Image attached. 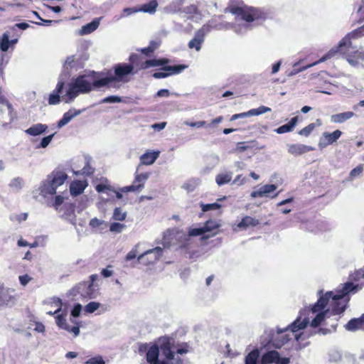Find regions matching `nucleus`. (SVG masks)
<instances>
[{
  "label": "nucleus",
  "mask_w": 364,
  "mask_h": 364,
  "mask_svg": "<svg viewBox=\"0 0 364 364\" xmlns=\"http://www.w3.org/2000/svg\"><path fill=\"white\" fill-rule=\"evenodd\" d=\"M81 113V110H76L72 109L65 112L63 118L58 122V127L59 129L68 124L74 117L79 115Z\"/></svg>",
  "instance_id": "4be33fe9"
},
{
  "label": "nucleus",
  "mask_w": 364,
  "mask_h": 364,
  "mask_svg": "<svg viewBox=\"0 0 364 364\" xmlns=\"http://www.w3.org/2000/svg\"><path fill=\"white\" fill-rule=\"evenodd\" d=\"M160 350L164 355L167 364H183L179 355L186 353L188 350L183 347L176 346L174 341L167 337L159 338Z\"/></svg>",
  "instance_id": "20e7f679"
},
{
  "label": "nucleus",
  "mask_w": 364,
  "mask_h": 364,
  "mask_svg": "<svg viewBox=\"0 0 364 364\" xmlns=\"http://www.w3.org/2000/svg\"><path fill=\"white\" fill-rule=\"evenodd\" d=\"M158 6V3L156 0H152L148 4H144L141 8L140 11L149 13L150 14H153L156 12V7Z\"/></svg>",
  "instance_id": "72a5a7b5"
},
{
  "label": "nucleus",
  "mask_w": 364,
  "mask_h": 364,
  "mask_svg": "<svg viewBox=\"0 0 364 364\" xmlns=\"http://www.w3.org/2000/svg\"><path fill=\"white\" fill-rule=\"evenodd\" d=\"M28 27H29L28 23L23 22V23H18L15 24V26L14 27H12L11 29H12V31H15V28H18L19 29L26 30Z\"/></svg>",
  "instance_id": "69168bd1"
},
{
  "label": "nucleus",
  "mask_w": 364,
  "mask_h": 364,
  "mask_svg": "<svg viewBox=\"0 0 364 364\" xmlns=\"http://www.w3.org/2000/svg\"><path fill=\"white\" fill-rule=\"evenodd\" d=\"M168 62L167 59L161 60H147L142 65V68L146 69L150 67L159 66L166 64Z\"/></svg>",
  "instance_id": "c9c22d12"
},
{
  "label": "nucleus",
  "mask_w": 364,
  "mask_h": 364,
  "mask_svg": "<svg viewBox=\"0 0 364 364\" xmlns=\"http://www.w3.org/2000/svg\"><path fill=\"white\" fill-rule=\"evenodd\" d=\"M82 174L89 176L91 175L94 172V169L87 164L82 169Z\"/></svg>",
  "instance_id": "052dcab7"
},
{
  "label": "nucleus",
  "mask_w": 364,
  "mask_h": 364,
  "mask_svg": "<svg viewBox=\"0 0 364 364\" xmlns=\"http://www.w3.org/2000/svg\"><path fill=\"white\" fill-rule=\"evenodd\" d=\"M33 196L37 198L38 196L46 197L48 195H54L56 193V189L50 183L49 179L47 178L45 181H42L39 187L33 191Z\"/></svg>",
  "instance_id": "f8f14e48"
},
{
  "label": "nucleus",
  "mask_w": 364,
  "mask_h": 364,
  "mask_svg": "<svg viewBox=\"0 0 364 364\" xmlns=\"http://www.w3.org/2000/svg\"><path fill=\"white\" fill-rule=\"evenodd\" d=\"M314 150V148L301 144H290L288 146V152L294 156L301 155Z\"/></svg>",
  "instance_id": "a211bd4d"
},
{
  "label": "nucleus",
  "mask_w": 364,
  "mask_h": 364,
  "mask_svg": "<svg viewBox=\"0 0 364 364\" xmlns=\"http://www.w3.org/2000/svg\"><path fill=\"white\" fill-rule=\"evenodd\" d=\"M64 201V198L61 196H56L55 197V199H54V201H53V206L56 209L58 210V207L63 203Z\"/></svg>",
  "instance_id": "4d7b16f0"
},
{
  "label": "nucleus",
  "mask_w": 364,
  "mask_h": 364,
  "mask_svg": "<svg viewBox=\"0 0 364 364\" xmlns=\"http://www.w3.org/2000/svg\"><path fill=\"white\" fill-rule=\"evenodd\" d=\"M141 186H141H137L134 183V184L131 185V186H125V187H123L121 191L122 192H124V193H127V192H136V191H139L141 190Z\"/></svg>",
  "instance_id": "de8ad7c7"
},
{
  "label": "nucleus",
  "mask_w": 364,
  "mask_h": 364,
  "mask_svg": "<svg viewBox=\"0 0 364 364\" xmlns=\"http://www.w3.org/2000/svg\"><path fill=\"white\" fill-rule=\"evenodd\" d=\"M55 134H50L49 136H47L46 137H43L40 143V145L38 146V147H41V148H46L48 146V144L50 143V141H52L53 136H54Z\"/></svg>",
  "instance_id": "603ef678"
},
{
  "label": "nucleus",
  "mask_w": 364,
  "mask_h": 364,
  "mask_svg": "<svg viewBox=\"0 0 364 364\" xmlns=\"http://www.w3.org/2000/svg\"><path fill=\"white\" fill-rule=\"evenodd\" d=\"M297 122L298 117H294L291 119L289 123L278 127L277 129H275V132L279 134L290 132L294 129V128L297 124Z\"/></svg>",
  "instance_id": "7c9ffc66"
},
{
  "label": "nucleus",
  "mask_w": 364,
  "mask_h": 364,
  "mask_svg": "<svg viewBox=\"0 0 364 364\" xmlns=\"http://www.w3.org/2000/svg\"><path fill=\"white\" fill-rule=\"evenodd\" d=\"M355 114L353 112H346L333 114L331 116V121L333 123H343L351 119Z\"/></svg>",
  "instance_id": "c85d7f7f"
},
{
  "label": "nucleus",
  "mask_w": 364,
  "mask_h": 364,
  "mask_svg": "<svg viewBox=\"0 0 364 364\" xmlns=\"http://www.w3.org/2000/svg\"><path fill=\"white\" fill-rule=\"evenodd\" d=\"M85 364H105V361L102 357L98 356L90 358Z\"/></svg>",
  "instance_id": "864d4df0"
},
{
  "label": "nucleus",
  "mask_w": 364,
  "mask_h": 364,
  "mask_svg": "<svg viewBox=\"0 0 364 364\" xmlns=\"http://www.w3.org/2000/svg\"><path fill=\"white\" fill-rule=\"evenodd\" d=\"M23 180L21 178L16 177L11 180L9 186L14 190L19 191L23 188Z\"/></svg>",
  "instance_id": "ea45409f"
},
{
  "label": "nucleus",
  "mask_w": 364,
  "mask_h": 364,
  "mask_svg": "<svg viewBox=\"0 0 364 364\" xmlns=\"http://www.w3.org/2000/svg\"><path fill=\"white\" fill-rule=\"evenodd\" d=\"M337 53H338V50H335V48H332L324 56H323L318 61H316V62H315L314 63L309 64V65H308L306 66L302 67L301 68L294 69V70H293L292 71H291L288 74V76L289 77H292V76L299 73L300 72H302V71L306 70L307 68H311V67H312L314 65H317V64H318L320 63L324 62L325 60L334 57Z\"/></svg>",
  "instance_id": "dca6fc26"
},
{
  "label": "nucleus",
  "mask_w": 364,
  "mask_h": 364,
  "mask_svg": "<svg viewBox=\"0 0 364 364\" xmlns=\"http://www.w3.org/2000/svg\"><path fill=\"white\" fill-rule=\"evenodd\" d=\"M259 351L254 349L250 351L245 358V364H289V358H281L279 353L276 350H269L262 355L260 362Z\"/></svg>",
  "instance_id": "39448f33"
},
{
  "label": "nucleus",
  "mask_w": 364,
  "mask_h": 364,
  "mask_svg": "<svg viewBox=\"0 0 364 364\" xmlns=\"http://www.w3.org/2000/svg\"><path fill=\"white\" fill-rule=\"evenodd\" d=\"M149 176H150V173H138V169H137L135 173V178H134V183H138L137 186L142 185V186H141V189H142L144 187V183L149 178Z\"/></svg>",
  "instance_id": "f704fd0d"
},
{
  "label": "nucleus",
  "mask_w": 364,
  "mask_h": 364,
  "mask_svg": "<svg viewBox=\"0 0 364 364\" xmlns=\"http://www.w3.org/2000/svg\"><path fill=\"white\" fill-rule=\"evenodd\" d=\"M166 125V122L156 123L154 124L151 127L154 129H157L158 131L162 130L165 128Z\"/></svg>",
  "instance_id": "774afa93"
},
{
  "label": "nucleus",
  "mask_w": 364,
  "mask_h": 364,
  "mask_svg": "<svg viewBox=\"0 0 364 364\" xmlns=\"http://www.w3.org/2000/svg\"><path fill=\"white\" fill-rule=\"evenodd\" d=\"M104 87V81L102 78L97 79L95 73L80 75L73 78L68 84V89L62 100L65 103L72 102L78 95L87 94L94 89Z\"/></svg>",
  "instance_id": "f03ea898"
},
{
  "label": "nucleus",
  "mask_w": 364,
  "mask_h": 364,
  "mask_svg": "<svg viewBox=\"0 0 364 364\" xmlns=\"http://www.w3.org/2000/svg\"><path fill=\"white\" fill-rule=\"evenodd\" d=\"M220 226V224L219 222L216 220H209L204 224L203 227L205 232L208 233L213 230L218 228Z\"/></svg>",
  "instance_id": "4c0bfd02"
},
{
  "label": "nucleus",
  "mask_w": 364,
  "mask_h": 364,
  "mask_svg": "<svg viewBox=\"0 0 364 364\" xmlns=\"http://www.w3.org/2000/svg\"><path fill=\"white\" fill-rule=\"evenodd\" d=\"M186 68V65H168L163 67L162 70L166 72H156L153 74V77L156 79L164 78L170 75L171 73L178 74L182 72Z\"/></svg>",
  "instance_id": "2eb2a0df"
},
{
  "label": "nucleus",
  "mask_w": 364,
  "mask_h": 364,
  "mask_svg": "<svg viewBox=\"0 0 364 364\" xmlns=\"http://www.w3.org/2000/svg\"><path fill=\"white\" fill-rule=\"evenodd\" d=\"M103 223V220L94 218L90 221V225L92 228H97Z\"/></svg>",
  "instance_id": "e2e57ef3"
},
{
  "label": "nucleus",
  "mask_w": 364,
  "mask_h": 364,
  "mask_svg": "<svg viewBox=\"0 0 364 364\" xmlns=\"http://www.w3.org/2000/svg\"><path fill=\"white\" fill-rule=\"evenodd\" d=\"M70 321L75 324L73 327H70L67 323L66 314H60L55 316V323L57 326L60 329H63L69 333H73L74 336L77 337L80 334L79 323L73 319H71Z\"/></svg>",
  "instance_id": "1a4fd4ad"
},
{
  "label": "nucleus",
  "mask_w": 364,
  "mask_h": 364,
  "mask_svg": "<svg viewBox=\"0 0 364 364\" xmlns=\"http://www.w3.org/2000/svg\"><path fill=\"white\" fill-rule=\"evenodd\" d=\"M364 36V25L348 33L338 43L335 50L338 53L345 55L349 64L353 67L360 65L364 60V50H359L352 46L351 39Z\"/></svg>",
  "instance_id": "7ed1b4c3"
},
{
  "label": "nucleus",
  "mask_w": 364,
  "mask_h": 364,
  "mask_svg": "<svg viewBox=\"0 0 364 364\" xmlns=\"http://www.w3.org/2000/svg\"><path fill=\"white\" fill-rule=\"evenodd\" d=\"M162 251L160 247L146 250L137 257V262L144 266L153 264L161 257Z\"/></svg>",
  "instance_id": "6e6552de"
},
{
  "label": "nucleus",
  "mask_w": 364,
  "mask_h": 364,
  "mask_svg": "<svg viewBox=\"0 0 364 364\" xmlns=\"http://www.w3.org/2000/svg\"><path fill=\"white\" fill-rule=\"evenodd\" d=\"M134 67L130 64H118L114 67V75L102 78L104 87L108 86L114 88L119 87V83L129 81L128 75L133 73Z\"/></svg>",
  "instance_id": "0eeeda50"
},
{
  "label": "nucleus",
  "mask_w": 364,
  "mask_h": 364,
  "mask_svg": "<svg viewBox=\"0 0 364 364\" xmlns=\"http://www.w3.org/2000/svg\"><path fill=\"white\" fill-rule=\"evenodd\" d=\"M170 95V92L167 89H162L157 92L156 96L159 97H167Z\"/></svg>",
  "instance_id": "0e129e2a"
},
{
  "label": "nucleus",
  "mask_w": 364,
  "mask_h": 364,
  "mask_svg": "<svg viewBox=\"0 0 364 364\" xmlns=\"http://www.w3.org/2000/svg\"><path fill=\"white\" fill-rule=\"evenodd\" d=\"M126 228V225L119 223H113L109 226V230L112 232L120 233Z\"/></svg>",
  "instance_id": "37998d69"
},
{
  "label": "nucleus",
  "mask_w": 364,
  "mask_h": 364,
  "mask_svg": "<svg viewBox=\"0 0 364 364\" xmlns=\"http://www.w3.org/2000/svg\"><path fill=\"white\" fill-rule=\"evenodd\" d=\"M101 306V304L96 301H91L85 306L84 310L86 313L92 314Z\"/></svg>",
  "instance_id": "79ce46f5"
},
{
  "label": "nucleus",
  "mask_w": 364,
  "mask_h": 364,
  "mask_svg": "<svg viewBox=\"0 0 364 364\" xmlns=\"http://www.w3.org/2000/svg\"><path fill=\"white\" fill-rule=\"evenodd\" d=\"M122 102L121 97L118 96H109L102 100L101 103H119Z\"/></svg>",
  "instance_id": "09e8293b"
},
{
  "label": "nucleus",
  "mask_w": 364,
  "mask_h": 364,
  "mask_svg": "<svg viewBox=\"0 0 364 364\" xmlns=\"http://www.w3.org/2000/svg\"><path fill=\"white\" fill-rule=\"evenodd\" d=\"M87 186V182L85 180L75 181L70 186V191L73 196H78L81 194Z\"/></svg>",
  "instance_id": "412c9836"
},
{
  "label": "nucleus",
  "mask_w": 364,
  "mask_h": 364,
  "mask_svg": "<svg viewBox=\"0 0 364 364\" xmlns=\"http://www.w3.org/2000/svg\"><path fill=\"white\" fill-rule=\"evenodd\" d=\"M259 224V220L250 216H245L238 223L237 228L240 230H245L250 227H255Z\"/></svg>",
  "instance_id": "bb28decb"
},
{
  "label": "nucleus",
  "mask_w": 364,
  "mask_h": 364,
  "mask_svg": "<svg viewBox=\"0 0 364 364\" xmlns=\"http://www.w3.org/2000/svg\"><path fill=\"white\" fill-rule=\"evenodd\" d=\"M44 304H50L52 307L56 308L53 314H58L62 309V300L57 297H53L44 301Z\"/></svg>",
  "instance_id": "473e14b6"
},
{
  "label": "nucleus",
  "mask_w": 364,
  "mask_h": 364,
  "mask_svg": "<svg viewBox=\"0 0 364 364\" xmlns=\"http://www.w3.org/2000/svg\"><path fill=\"white\" fill-rule=\"evenodd\" d=\"M46 330L45 326L41 323H36L34 331L38 333H44Z\"/></svg>",
  "instance_id": "338daca9"
},
{
  "label": "nucleus",
  "mask_w": 364,
  "mask_h": 364,
  "mask_svg": "<svg viewBox=\"0 0 364 364\" xmlns=\"http://www.w3.org/2000/svg\"><path fill=\"white\" fill-rule=\"evenodd\" d=\"M50 183L57 190L58 187L62 186L68 178L67 174L62 171L55 170L47 177Z\"/></svg>",
  "instance_id": "4468645a"
},
{
  "label": "nucleus",
  "mask_w": 364,
  "mask_h": 364,
  "mask_svg": "<svg viewBox=\"0 0 364 364\" xmlns=\"http://www.w3.org/2000/svg\"><path fill=\"white\" fill-rule=\"evenodd\" d=\"M231 12L236 16L237 19L245 21L244 24H240L239 27H235V31L240 34L249 29V23L262 17V13L255 8L233 7Z\"/></svg>",
  "instance_id": "423d86ee"
},
{
  "label": "nucleus",
  "mask_w": 364,
  "mask_h": 364,
  "mask_svg": "<svg viewBox=\"0 0 364 364\" xmlns=\"http://www.w3.org/2000/svg\"><path fill=\"white\" fill-rule=\"evenodd\" d=\"M363 171V166L359 165L356 166L355 168L352 169L349 173V176L348 178V181H353L355 178L358 177Z\"/></svg>",
  "instance_id": "a19ab883"
},
{
  "label": "nucleus",
  "mask_w": 364,
  "mask_h": 364,
  "mask_svg": "<svg viewBox=\"0 0 364 364\" xmlns=\"http://www.w3.org/2000/svg\"><path fill=\"white\" fill-rule=\"evenodd\" d=\"M315 127H316L315 124H314V123L309 124L308 126H306L304 128H303L302 129H301L299 132V134L301 136H308L312 132V131L314 129Z\"/></svg>",
  "instance_id": "49530a36"
},
{
  "label": "nucleus",
  "mask_w": 364,
  "mask_h": 364,
  "mask_svg": "<svg viewBox=\"0 0 364 364\" xmlns=\"http://www.w3.org/2000/svg\"><path fill=\"white\" fill-rule=\"evenodd\" d=\"M200 207L203 212H207L211 210H218L220 208L221 205L218 203H209V204H204L200 203Z\"/></svg>",
  "instance_id": "c03bdc74"
},
{
  "label": "nucleus",
  "mask_w": 364,
  "mask_h": 364,
  "mask_svg": "<svg viewBox=\"0 0 364 364\" xmlns=\"http://www.w3.org/2000/svg\"><path fill=\"white\" fill-rule=\"evenodd\" d=\"M210 31L211 26L210 25H204L196 33L194 38L189 41V48H195L197 51H199L201 48V45L204 41L205 35Z\"/></svg>",
  "instance_id": "9d476101"
},
{
  "label": "nucleus",
  "mask_w": 364,
  "mask_h": 364,
  "mask_svg": "<svg viewBox=\"0 0 364 364\" xmlns=\"http://www.w3.org/2000/svg\"><path fill=\"white\" fill-rule=\"evenodd\" d=\"M64 87V82L63 80H59L55 89L53 92L49 95L48 103L49 105H58L60 102V94L62 92Z\"/></svg>",
  "instance_id": "6ab92c4d"
},
{
  "label": "nucleus",
  "mask_w": 364,
  "mask_h": 364,
  "mask_svg": "<svg viewBox=\"0 0 364 364\" xmlns=\"http://www.w3.org/2000/svg\"><path fill=\"white\" fill-rule=\"evenodd\" d=\"M358 289V285L346 282L343 284L342 289L336 294L333 291H327L320 296L318 301L311 309L306 308L301 310L296 319L287 327L277 328L278 337L274 341V346L279 348L291 339L289 334L282 336L284 333L288 331L292 333L296 341L305 340L311 335L316 333V331L311 333L300 332L305 329L309 323V314H316L310 323V327L315 328L321 323L325 318L344 312L348 301V299L346 298V296L350 292H356Z\"/></svg>",
  "instance_id": "f257e3e1"
},
{
  "label": "nucleus",
  "mask_w": 364,
  "mask_h": 364,
  "mask_svg": "<svg viewBox=\"0 0 364 364\" xmlns=\"http://www.w3.org/2000/svg\"><path fill=\"white\" fill-rule=\"evenodd\" d=\"M232 178V172L231 171H225L218 173L215 176V183L218 186H221L225 184L228 183L231 181Z\"/></svg>",
  "instance_id": "c756f323"
},
{
  "label": "nucleus",
  "mask_w": 364,
  "mask_h": 364,
  "mask_svg": "<svg viewBox=\"0 0 364 364\" xmlns=\"http://www.w3.org/2000/svg\"><path fill=\"white\" fill-rule=\"evenodd\" d=\"M18 279L23 286H26L31 280V278L27 274L21 275Z\"/></svg>",
  "instance_id": "680f3d73"
},
{
  "label": "nucleus",
  "mask_w": 364,
  "mask_h": 364,
  "mask_svg": "<svg viewBox=\"0 0 364 364\" xmlns=\"http://www.w3.org/2000/svg\"><path fill=\"white\" fill-rule=\"evenodd\" d=\"M140 247V243L136 244L132 249L124 257L125 262H129L134 259H135L139 254V249Z\"/></svg>",
  "instance_id": "58836bf2"
},
{
  "label": "nucleus",
  "mask_w": 364,
  "mask_h": 364,
  "mask_svg": "<svg viewBox=\"0 0 364 364\" xmlns=\"http://www.w3.org/2000/svg\"><path fill=\"white\" fill-rule=\"evenodd\" d=\"M47 129L48 126L46 124L38 123L33 124L28 129H26L25 132L30 136H37L45 133Z\"/></svg>",
  "instance_id": "5701e85b"
},
{
  "label": "nucleus",
  "mask_w": 364,
  "mask_h": 364,
  "mask_svg": "<svg viewBox=\"0 0 364 364\" xmlns=\"http://www.w3.org/2000/svg\"><path fill=\"white\" fill-rule=\"evenodd\" d=\"M160 154L159 151H147L142 154L140 157L141 164L151 165L157 159Z\"/></svg>",
  "instance_id": "b1692460"
},
{
  "label": "nucleus",
  "mask_w": 364,
  "mask_h": 364,
  "mask_svg": "<svg viewBox=\"0 0 364 364\" xmlns=\"http://www.w3.org/2000/svg\"><path fill=\"white\" fill-rule=\"evenodd\" d=\"M160 350L159 341L158 344L151 345L147 349L146 360L150 364H167L164 360H159V354Z\"/></svg>",
  "instance_id": "ddd939ff"
},
{
  "label": "nucleus",
  "mask_w": 364,
  "mask_h": 364,
  "mask_svg": "<svg viewBox=\"0 0 364 364\" xmlns=\"http://www.w3.org/2000/svg\"><path fill=\"white\" fill-rule=\"evenodd\" d=\"M277 188V186L274 184H266L261 186L258 190L252 191L250 196L253 198L267 197L275 191Z\"/></svg>",
  "instance_id": "f3484780"
},
{
  "label": "nucleus",
  "mask_w": 364,
  "mask_h": 364,
  "mask_svg": "<svg viewBox=\"0 0 364 364\" xmlns=\"http://www.w3.org/2000/svg\"><path fill=\"white\" fill-rule=\"evenodd\" d=\"M127 216L126 212H123L122 210L119 208H116L114 210L113 213V218L115 220H124Z\"/></svg>",
  "instance_id": "a18cd8bd"
},
{
  "label": "nucleus",
  "mask_w": 364,
  "mask_h": 364,
  "mask_svg": "<svg viewBox=\"0 0 364 364\" xmlns=\"http://www.w3.org/2000/svg\"><path fill=\"white\" fill-rule=\"evenodd\" d=\"M28 218V213H21V214H18V215H16L14 218H13L12 217L11 218V220H17L18 222L21 223L22 221H25Z\"/></svg>",
  "instance_id": "bf43d9fd"
},
{
  "label": "nucleus",
  "mask_w": 364,
  "mask_h": 364,
  "mask_svg": "<svg viewBox=\"0 0 364 364\" xmlns=\"http://www.w3.org/2000/svg\"><path fill=\"white\" fill-rule=\"evenodd\" d=\"M139 11H141L140 9L125 8L123 10V14L121 15V16L119 18H118V19H119L121 18H124L125 16H130V15L134 14H135L136 12H139Z\"/></svg>",
  "instance_id": "8fccbe9b"
},
{
  "label": "nucleus",
  "mask_w": 364,
  "mask_h": 364,
  "mask_svg": "<svg viewBox=\"0 0 364 364\" xmlns=\"http://www.w3.org/2000/svg\"><path fill=\"white\" fill-rule=\"evenodd\" d=\"M81 310L82 305L80 304H75L71 311V316L74 318L78 317L80 314Z\"/></svg>",
  "instance_id": "5fc2aeb1"
},
{
  "label": "nucleus",
  "mask_w": 364,
  "mask_h": 364,
  "mask_svg": "<svg viewBox=\"0 0 364 364\" xmlns=\"http://www.w3.org/2000/svg\"><path fill=\"white\" fill-rule=\"evenodd\" d=\"M102 18V17L96 18L92 22L83 26L80 30V33L82 35H86L92 33L98 28Z\"/></svg>",
  "instance_id": "cd10ccee"
},
{
  "label": "nucleus",
  "mask_w": 364,
  "mask_h": 364,
  "mask_svg": "<svg viewBox=\"0 0 364 364\" xmlns=\"http://www.w3.org/2000/svg\"><path fill=\"white\" fill-rule=\"evenodd\" d=\"M345 328L348 331H355L359 329H364V314L358 318H353L350 320L345 325Z\"/></svg>",
  "instance_id": "aec40b11"
},
{
  "label": "nucleus",
  "mask_w": 364,
  "mask_h": 364,
  "mask_svg": "<svg viewBox=\"0 0 364 364\" xmlns=\"http://www.w3.org/2000/svg\"><path fill=\"white\" fill-rule=\"evenodd\" d=\"M341 135L342 132L338 129L335 130L332 133L323 132L319 139L318 146L322 149L336 141Z\"/></svg>",
  "instance_id": "9b49d317"
},
{
  "label": "nucleus",
  "mask_w": 364,
  "mask_h": 364,
  "mask_svg": "<svg viewBox=\"0 0 364 364\" xmlns=\"http://www.w3.org/2000/svg\"><path fill=\"white\" fill-rule=\"evenodd\" d=\"M183 12L188 14H196L197 12V7L194 5H190L188 6L183 8Z\"/></svg>",
  "instance_id": "13d9d810"
},
{
  "label": "nucleus",
  "mask_w": 364,
  "mask_h": 364,
  "mask_svg": "<svg viewBox=\"0 0 364 364\" xmlns=\"http://www.w3.org/2000/svg\"><path fill=\"white\" fill-rule=\"evenodd\" d=\"M246 181H247V178H242V175H238V176H237L235 177V178L232 181V185H237V186H242L244 183H245Z\"/></svg>",
  "instance_id": "6e6d98bb"
},
{
  "label": "nucleus",
  "mask_w": 364,
  "mask_h": 364,
  "mask_svg": "<svg viewBox=\"0 0 364 364\" xmlns=\"http://www.w3.org/2000/svg\"><path fill=\"white\" fill-rule=\"evenodd\" d=\"M81 288H85L84 296L89 299H95L99 295L98 287L92 283L81 284L79 289Z\"/></svg>",
  "instance_id": "393cba45"
},
{
  "label": "nucleus",
  "mask_w": 364,
  "mask_h": 364,
  "mask_svg": "<svg viewBox=\"0 0 364 364\" xmlns=\"http://www.w3.org/2000/svg\"><path fill=\"white\" fill-rule=\"evenodd\" d=\"M271 109L268 107L265 106H260L258 108L256 109H252L247 112H242L238 114L240 119V118H245L252 116H258L262 114H264L266 112H270Z\"/></svg>",
  "instance_id": "a878e982"
},
{
  "label": "nucleus",
  "mask_w": 364,
  "mask_h": 364,
  "mask_svg": "<svg viewBox=\"0 0 364 364\" xmlns=\"http://www.w3.org/2000/svg\"><path fill=\"white\" fill-rule=\"evenodd\" d=\"M9 32H5L0 39V50L3 52L7 51L9 48Z\"/></svg>",
  "instance_id": "e433bc0d"
},
{
  "label": "nucleus",
  "mask_w": 364,
  "mask_h": 364,
  "mask_svg": "<svg viewBox=\"0 0 364 364\" xmlns=\"http://www.w3.org/2000/svg\"><path fill=\"white\" fill-rule=\"evenodd\" d=\"M200 184V180L198 178H191L185 182L181 188L186 190L188 193L193 192Z\"/></svg>",
  "instance_id": "2f4dec72"
},
{
  "label": "nucleus",
  "mask_w": 364,
  "mask_h": 364,
  "mask_svg": "<svg viewBox=\"0 0 364 364\" xmlns=\"http://www.w3.org/2000/svg\"><path fill=\"white\" fill-rule=\"evenodd\" d=\"M205 234L203 227L198 228H192L188 232V235L191 237L198 236Z\"/></svg>",
  "instance_id": "3c124183"
}]
</instances>
